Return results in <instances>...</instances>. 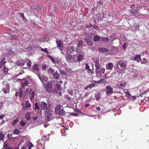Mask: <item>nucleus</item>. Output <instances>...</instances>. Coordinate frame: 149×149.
Instances as JSON below:
<instances>
[{
    "label": "nucleus",
    "instance_id": "obj_29",
    "mask_svg": "<svg viewBox=\"0 0 149 149\" xmlns=\"http://www.w3.org/2000/svg\"><path fill=\"white\" fill-rule=\"evenodd\" d=\"M95 97L97 100H99L101 98L100 93L97 92L96 93L95 95Z\"/></svg>",
    "mask_w": 149,
    "mask_h": 149
},
{
    "label": "nucleus",
    "instance_id": "obj_62",
    "mask_svg": "<svg viewBox=\"0 0 149 149\" xmlns=\"http://www.w3.org/2000/svg\"><path fill=\"white\" fill-rule=\"evenodd\" d=\"M5 115H1L0 116V119H2L5 117Z\"/></svg>",
    "mask_w": 149,
    "mask_h": 149
},
{
    "label": "nucleus",
    "instance_id": "obj_17",
    "mask_svg": "<svg viewBox=\"0 0 149 149\" xmlns=\"http://www.w3.org/2000/svg\"><path fill=\"white\" fill-rule=\"evenodd\" d=\"M31 115V112H28L26 113L25 115V118L27 119V120H30V116Z\"/></svg>",
    "mask_w": 149,
    "mask_h": 149
},
{
    "label": "nucleus",
    "instance_id": "obj_16",
    "mask_svg": "<svg viewBox=\"0 0 149 149\" xmlns=\"http://www.w3.org/2000/svg\"><path fill=\"white\" fill-rule=\"evenodd\" d=\"M28 101H27L25 104V107H23L24 110L26 109H27L30 108L31 107V105L30 103H29Z\"/></svg>",
    "mask_w": 149,
    "mask_h": 149
},
{
    "label": "nucleus",
    "instance_id": "obj_56",
    "mask_svg": "<svg viewBox=\"0 0 149 149\" xmlns=\"http://www.w3.org/2000/svg\"><path fill=\"white\" fill-rule=\"evenodd\" d=\"M147 62V60L146 58H144L143 60L142 61L141 63L145 64Z\"/></svg>",
    "mask_w": 149,
    "mask_h": 149
},
{
    "label": "nucleus",
    "instance_id": "obj_47",
    "mask_svg": "<svg viewBox=\"0 0 149 149\" xmlns=\"http://www.w3.org/2000/svg\"><path fill=\"white\" fill-rule=\"evenodd\" d=\"M105 71V69L104 68H102L100 70V74H102L104 73Z\"/></svg>",
    "mask_w": 149,
    "mask_h": 149
},
{
    "label": "nucleus",
    "instance_id": "obj_9",
    "mask_svg": "<svg viewBox=\"0 0 149 149\" xmlns=\"http://www.w3.org/2000/svg\"><path fill=\"white\" fill-rule=\"evenodd\" d=\"M41 107L42 110H46L47 109V103L44 102H42L41 105Z\"/></svg>",
    "mask_w": 149,
    "mask_h": 149
},
{
    "label": "nucleus",
    "instance_id": "obj_24",
    "mask_svg": "<svg viewBox=\"0 0 149 149\" xmlns=\"http://www.w3.org/2000/svg\"><path fill=\"white\" fill-rule=\"evenodd\" d=\"M99 49L100 51L103 52H107L108 51V49H107L104 48L99 47Z\"/></svg>",
    "mask_w": 149,
    "mask_h": 149
},
{
    "label": "nucleus",
    "instance_id": "obj_5",
    "mask_svg": "<svg viewBox=\"0 0 149 149\" xmlns=\"http://www.w3.org/2000/svg\"><path fill=\"white\" fill-rule=\"evenodd\" d=\"M56 42L57 44V46L59 47V49L61 50L62 49H61L63 46V43L60 40L58 39L56 40Z\"/></svg>",
    "mask_w": 149,
    "mask_h": 149
},
{
    "label": "nucleus",
    "instance_id": "obj_45",
    "mask_svg": "<svg viewBox=\"0 0 149 149\" xmlns=\"http://www.w3.org/2000/svg\"><path fill=\"white\" fill-rule=\"evenodd\" d=\"M35 108L36 109H39V108L38 106V103L36 102L34 104Z\"/></svg>",
    "mask_w": 149,
    "mask_h": 149
},
{
    "label": "nucleus",
    "instance_id": "obj_39",
    "mask_svg": "<svg viewBox=\"0 0 149 149\" xmlns=\"http://www.w3.org/2000/svg\"><path fill=\"white\" fill-rule=\"evenodd\" d=\"M19 131L17 129L14 130L13 131V133L14 134H18L19 133Z\"/></svg>",
    "mask_w": 149,
    "mask_h": 149
},
{
    "label": "nucleus",
    "instance_id": "obj_27",
    "mask_svg": "<svg viewBox=\"0 0 149 149\" xmlns=\"http://www.w3.org/2000/svg\"><path fill=\"white\" fill-rule=\"evenodd\" d=\"M57 114L61 116L64 115H65L64 110L63 109H60L59 111H58V113Z\"/></svg>",
    "mask_w": 149,
    "mask_h": 149
},
{
    "label": "nucleus",
    "instance_id": "obj_30",
    "mask_svg": "<svg viewBox=\"0 0 149 149\" xmlns=\"http://www.w3.org/2000/svg\"><path fill=\"white\" fill-rule=\"evenodd\" d=\"M19 38L17 37V36L15 35H13L10 38V40H18Z\"/></svg>",
    "mask_w": 149,
    "mask_h": 149
},
{
    "label": "nucleus",
    "instance_id": "obj_42",
    "mask_svg": "<svg viewBox=\"0 0 149 149\" xmlns=\"http://www.w3.org/2000/svg\"><path fill=\"white\" fill-rule=\"evenodd\" d=\"M40 50L41 51L44 52H45L47 53H48V52L47 51V48H45V49H44L43 48H41Z\"/></svg>",
    "mask_w": 149,
    "mask_h": 149
},
{
    "label": "nucleus",
    "instance_id": "obj_50",
    "mask_svg": "<svg viewBox=\"0 0 149 149\" xmlns=\"http://www.w3.org/2000/svg\"><path fill=\"white\" fill-rule=\"evenodd\" d=\"M20 125L21 126L24 127V126H25V125L26 124V123L24 122L23 121H21L20 122Z\"/></svg>",
    "mask_w": 149,
    "mask_h": 149
},
{
    "label": "nucleus",
    "instance_id": "obj_49",
    "mask_svg": "<svg viewBox=\"0 0 149 149\" xmlns=\"http://www.w3.org/2000/svg\"><path fill=\"white\" fill-rule=\"evenodd\" d=\"M92 26V25L91 24H89L88 25H86L85 27L86 28H90Z\"/></svg>",
    "mask_w": 149,
    "mask_h": 149
},
{
    "label": "nucleus",
    "instance_id": "obj_22",
    "mask_svg": "<svg viewBox=\"0 0 149 149\" xmlns=\"http://www.w3.org/2000/svg\"><path fill=\"white\" fill-rule=\"evenodd\" d=\"M45 88L46 89L45 90L48 92H50L52 90V88L49 85H47L46 86Z\"/></svg>",
    "mask_w": 149,
    "mask_h": 149
},
{
    "label": "nucleus",
    "instance_id": "obj_34",
    "mask_svg": "<svg viewBox=\"0 0 149 149\" xmlns=\"http://www.w3.org/2000/svg\"><path fill=\"white\" fill-rule=\"evenodd\" d=\"M100 37L97 35H96L94 36L93 38V40L94 41H98L100 39Z\"/></svg>",
    "mask_w": 149,
    "mask_h": 149
},
{
    "label": "nucleus",
    "instance_id": "obj_18",
    "mask_svg": "<svg viewBox=\"0 0 149 149\" xmlns=\"http://www.w3.org/2000/svg\"><path fill=\"white\" fill-rule=\"evenodd\" d=\"M28 81L27 79L25 80L24 81H22V82L21 87L22 88L24 87L25 86H26L28 84Z\"/></svg>",
    "mask_w": 149,
    "mask_h": 149
},
{
    "label": "nucleus",
    "instance_id": "obj_40",
    "mask_svg": "<svg viewBox=\"0 0 149 149\" xmlns=\"http://www.w3.org/2000/svg\"><path fill=\"white\" fill-rule=\"evenodd\" d=\"M105 15L107 16H108L109 17H111V13L109 11H107L106 12Z\"/></svg>",
    "mask_w": 149,
    "mask_h": 149
},
{
    "label": "nucleus",
    "instance_id": "obj_20",
    "mask_svg": "<svg viewBox=\"0 0 149 149\" xmlns=\"http://www.w3.org/2000/svg\"><path fill=\"white\" fill-rule=\"evenodd\" d=\"M46 119L49 121H50L53 118V115L49 113H47L46 115Z\"/></svg>",
    "mask_w": 149,
    "mask_h": 149
},
{
    "label": "nucleus",
    "instance_id": "obj_59",
    "mask_svg": "<svg viewBox=\"0 0 149 149\" xmlns=\"http://www.w3.org/2000/svg\"><path fill=\"white\" fill-rule=\"evenodd\" d=\"M47 68V67L46 65H44L42 67V69L44 71H45Z\"/></svg>",
    "mask_w": 149,
    "mask_h": 149
},
{
    "label": "nucleus",
    "instance_id": "obj_58",
    "mask_svg": "<svg viewBox=\"0 0 149 149\" xmlns=\"http://www.w3.org/2000/svg\"><path fill=\"white\" fill-rule=\"evenodd\" d=\"M3 103L2 102H0V110L3 107Z\"/></svg>",
    "mask_w": 149,
    "mask_h": 149
},
{
    "label": "nucleus",
    "instance_id": "obj_13",
    "mask_svg": "<svg viewBox=\"0 0 149 149\" xmlns=\"http://www.w3.org/2000/svg\"><path fill=\"white\" fill-rule=\"evenodd\" d=\"M84 40L88 45L90 46H92V45L93 43L92 41L89 39L86 38H84Z\"/></svg>",
    "mask_w": 149,
    "mask_h": 149
},
{
    "label": "nucleus",
    "instance_id": "obj_53",
    "mask_svg": "<svg viewBox=\"0 0 149 149\" xmlns=\"http://www.w3.org/2000/svg\"><path fill=\"white\" fill-rule=\"evenodd\" d=\"M50 59L52 61L55 63V62H56V60L54 59V58L52 57V56H50V57H49Z\"/></svg>",
    "mask_w": 149,
    "mask_h": 149
},
{
    "label": "nucleus",
    "instance_id": "obj_48",
    "mask_svg": "<svg viewBox=\"0 0 149 149\" xmlns=\"http://www.w3.org/2000/svg\"><path fill=\"white\" fill-rule=\"evenodd\" d=\"M92 26L95 29L97 30L99 29V27L96 25H93V26Z\"/></svg>",
    "mask_w": 149,
    "mask_h": 149
},
{
    "label": "nucleus",
    "instance_id": "obj_51",
    "mask_svg": "<svg viewBox=\"0 0 149 149\" xmlns=\"http://www.w3.org/2000/svg\"><path fill=\"white\" fill-rule=\"evenodd\" d=\"M4 72L5 73H7L8 71V69L5 67H4L3 68Z\"/></svg>",
    "mask_w": 149,
    "mask_h": 149
},
{
    "label": "nucleus",
    "instance_id": "obj_8",
    "mask_svg": "<svg viewBox=\"0 0 149 149\" xmlns=\"http://www.w3.org/2000/svg\"><path fill=\"white\" fill-rule=\"evenodd\" d=\"M85 69L87 71L88 73L90 72L92 74L94 72L93 70L90 69L89 65L87 63L85 64Z\"/></svg>",
    "mask_w": 149,
    "mask_h": 149
},
{
    "label": "nucleus",
    "instance_id": "obj_28",
    "mask_svg": "<svg viewBox=\"0 0 149 149\" xmlns=\"http://www.w3.org/2000/svg\"><path fill=\"white\" fill-rule=\"evenodd\" d=\"M61 106L59 105H58L56 106L55 108V111L56 114H58V111L60 110Z\"/></svg>",
    "mask_w": 149,
    "mask_h": 149
},
{
    "label": "nucleus",
    "instance_id": "obj_46",
    "mask_svg": "<svg viewBox=\"0 0 149 149\" xmlns=\"http://www.w3.org/2000/svg\"><path fill=\"white\" fill-rule=\"evenodd\" d=\"M83 43V42L81 40H79V41L78 45L79 47H80L81 45Z\"/></svg>",
    "mask_w": 149,
    "mask_h": 149
},
{
    "label": "nucleus",
    "instance_id": "obj_12",
    "mask_svg": "<svg viewBox=\"0 0 149 149\" xmlns=\"http://www.w3.org/2000/svg\"><path fill=\"white\" fill-rule=\"evenodd\" d=\"M141 55L140 54L137 55L134 58V60L139 62L141 61Z\"/></svg>",
    "mask_w": 149,
    "mask_h": 149
},
{
    "label": "nucleus",
    "instance_id": "obj_43",
    "mask_svg": "<svg viewBox=\"0 0 149 149\" xmlns=\"http://www.w3.org/2000/svg\"><path fill=\"white\" fill-rule=\"evenodd\" d=\"M101 38L102 40L104 42H107L109 40V39L107 38L102 37Z\"/></svg>",
    "mask_w": 149,
    "mask_h": 149
},
{
    "label": "nucleus",
    "instance_id": "obj_3",
    "mask_svg": "<svg viewBox=\"0 0 149 149\" xmlns=\"http://www.w3.org/2000/svg\"><path fill=\"white\" fill-rule=\"evenodd\" d=\"M106 88L107 91L106 92V94L107 95L110 94H112L113 92V89L110 86L107 85L106 86Z\"/></svg>",
    "mask_w": 149,
    "mask_h": 149
},
{
    "label": "nucleus",
    "instance_id": "obj_60",
    "mask_svg": "<svg viewBox=\"0 0 149 149\" xmlns=\"http://www.w3.org/2000/svg\"><path fill=\"white\" fill-rule=\"evenodd\" d=\"M126 43H124L123 45V49H125L126 48Z\"/></svg>",
    "mask_w": 149,
    "mask_h": 149
},
{
    "label": "nucleus",
    "instance_id": "obj_33",
    "mask_svg": "<svg viewBox=\"0 0 149 149\" xmlns=\"http://www.w3.org/2000/svg\"><path fill=\"white\" fill-rule=\"evenodd\" d=\"M125 93L126 97L127 98V100H129L130 99V97L131 96L130 93L127 91Z\"/></svg>",
    "mask_w": 149,
    "mask_h": 149
},
{
    "label": "nucleus",
    "instance_id": "obj_37",
    "mask_svg": "<svg viewBox=\"0 0 149 149\" xmlns=\"http://www.w3.org/2000/svg\"><path fill=\"white\" fill-rule=\"evenodd\" d=\"M18 121V119H16L13 121L11 122V124L12 125L14 126L15 125V124L17 123Z\"/></svg>",
    "mask_w": 149,
    "mask_h": 149
},
{
    "label": "nucleus",
    "instance_id": "obj_15",
    "mask_svg": "<svg viewBox=\"0 0 149 149\" xmlns=\"http://www.w3.org/2000/svg\"><path fill=\"white\" fill-rule=\"evenodd\" d=\"M73 58L74 57L73 56L69 55L67 58L68 61L72 62L74 61V59Z\"/></svg>",
    "mask_w": 149,
    "mask_h": 149
},
{
    "label": "nucleus",
    "instance_id": "obj_11",
    "mask_svg": "<svg viewBox=\"0 0 149 149\" xmlns=\"http://www.w3.org/2000/svg\"><path fill=\"white\" fill-rule=\"evenodd\" d=\"M118 64L120 65L121 67L125 68L127 67V64L123 62V61H120L118 62Z\"/></svg>",
    "mask_w": 149,
    "mask_h": 149
},
{
    "label": "nucleus",
    "instance_id": "obj_52",
    "mask_svg": "<svg viewBox=\"0 0 149 149\" xmlns=\"http://www.w3.org/2000/svg\"><path fill=\"white\" fill-rule=\"evenodd\" d=\"M95 84L93 83L91 84L88 85V87L90 88H92L93 87L95 86Z\"/></svg>",
    "mask_w": 149,
    "mask_h": 149
},
{
    "label": "nucleus",
    "instance_id": "obj_41",
    "mask_svg": "<svg viewBox=\"0 0 149 149\" xmlns=\"http://www.w3.org/2000/svg\"><path fill=\"white\" fill-rule=\"evenodd\" d=\"M27 147H32L33 146V144L30 142L29 141L27 142Z\"/></svg>",
    "mask_w": 149,
    "mask_h": 149
},
{
    "label": "nucleus",
    "instance_id": "obj_38",
    "mask_svg": "<svg viewBox=\"0 0 149 149\" xmlns=\"http://www.w3.org/2000/svg\"><path fill=\"white\" fill-rule=\"evenodd\" d=\"M27 61V62L26 63V64L27 66H29V67H31V62L30 60H28Z\"/></svg>",
    "mask_w": 149,
    "mask_h": 149
},
{
    "label": "nucleus",
    "instance_id": "obj_19",
    "mask_svg": "<svg viewBox=\"0 0 149 149\" xmlns=\"http://www.w3.org/2000/svg\"><path fill=\"white\" fill-rule=\"evenodd\" d=\"M59 77V73L56 71L53 74V77L54 79H58Z\"/></svg>",
    "mask_w": 149,
    "mask_h": 149
},
{
    "label": "nucleus",
    "instance_id": "obj_64",
    "mask_svg": "<svg viewBox=\"0 0 149 149\" xmlns=\"http://www.w3.org/2000/svg\"><path fill=\"white\" fill-rule=\"evenodd\" d=\"M89 94V93H86L85 94V95L84 96V97L85 98V97H86L87 96H88V95Z\"/></svg>",
    "mask_w": 149,
    "mask_h": 149
},
{
    "label": "nucleus",
    "instance_id": "obj_32",
    "mask_svg": "<svg viewBox=\"0 0 149 149\" xmlns=\"http://www.w3.org/2000/svg\"><path fill=\"white\" fill-rule=\"evenodd\" d=\"M77 58L79 62L81 61L83 59V56L81 54H79L77 56Z\"/></svg>",
    "mask_w": 149,
    "mask_h": 149
},
{
    "label": "nucleus",
    "instance_id": "obj_54",
    "mask_svg": "<svg viewBox=\"0 0 149 149\" xmlns=\"http://www.w3.org/2000/svg\"><path fill=\"white\" fill-rule=\"evenodd\" d=\"M4 134H0V140H2L4 138Z\"/></svg>",
    "mask_w": 149,
    "mask_h": 149
},
{
    "label": "nucleus",
    "instance_id": "obj_21",
    "mask_svg": "<svg viewBox=\"0 0 149 149\" xmlns=\"http://www.w3.org/2000/svg\"><path fill=\"white\" fill-rule=\"evenodd\" d=\"M32 68L37 71L39 70V69L38 68V64H35L33 65L32 67Z\"/></svg>",
    "mask_w": 149,
    "mask_h": 149
},
{
    "label": "nucleus",
    "instance_id": "obj_14",
    "mask_svg": "<svg viewBox=\"0 0 149 149\" xmlns=\"http://www.w3.org/2000/svg\"><path fill=\"white\" fill-rule=\"evenodd\" d=\"M5 58H3L0 61V68H2L6 63V61H4Z\"/></svg>",
    "mask_w": 149,
    "mask_h": 149
},
{
    "label": "nucleus",
    "instance_id": "obj_35",
    "mask_svg": "<svg viewBox=\"0 0 149 149\" xmlns=\"http://www.w3.org/2000/svg\"><path fill=\"white\" fill-rule=\"evenodd\" d=\"M4 148L5 149H13L12 147L9 146L7 144H6L5 145Z\"/></svg>",
    "mask_w": 149,
    "mask_h": 149
},
{
    "label": "nucleus",
    "instance_id": "obj_6",
    "mask_svg": "<svg viewBox=\"0 0 149 149\" xmlns=\"http://www.w3.org/2000/svg\"><path fill=\"white\" fill-rule=\"evenodd\" d=\"M38 77L42 83L43 84L44 83L43 81H46L48 80V77L44 74L42 75V76H38Z\"/></svg>",
    "mask_w": 149,
    "mask_h": 149
},
{
    "label": "nucleus",
    "instance_id": "obj_25",
    "mask_svg": "<svg viewBox=\"0 0 149 149\" xmlns=\"http://www.w3.org/2000/svg\"><path fill=\"white\" fill-rule=\"evenodd\" d=\"M139 9L137 8H135V9H132L131 10V12L133 14H136V13H137L139 11Z\"/></svg>",
    "mask_w": 149,
    "mask_h": 149
},
{
    "label": "nucleus",
    "instance_id": "obj_2",
    "mask_svg": "<svg viewBox=\"0 0 149 149\" xmlns=\"http://www.w3.org/2000/svg\"><path fill=\"white\" fill-rule=\"evenodd\" d=\"M10 85L8 83H7L5 85V87L3 88L2 90L4 93H7L9 92Z\"/></svg>",
    "mask_w": 149,
    "mask_h": 149
},
{
    "label": "nucleus",
    "instance_id": "obj_31",
    "mask_svg": "<svg viewBox=\"0 0 149 149\" xmlns=\"http://www.w3.org/2000/svg\"><path fill=\"white\" fill-rule=\"evenodd\" d=\"M35 95V93L33 91L31 92L30 96V99L31 101L33 99V96Z\"/></svg>",
    "mask_w": 149,
    "mask_h": 149
},
{
    "label": "nucleus",
    "instance_id": "obj_44",
    "mask_svg": "<svg viewBox=\"0 0 149 149\" xmlns=\"http://www.w3.org/2000/svg\"><path fill=\"white\" fill-rule=\"evenodd\" d=\"M106 82L105 80L104 79H101L97 81L98 83H105Z\"/></svg>",
    "mask_w": 149,
    "mask_h": 149
},
{
    "label": "nucleus",
    "instance_id": "obj_26",
    "mask_svg": "<svg viewBox=\"0 0 149 149\" xmlns=\"http://www.w3.org/2000/svg\"><path fill=\"white\" fill-rule=\"evenodd\" d=\"M117 37V35L115 33H113L111 36V38L112 41H113L114 39H116Z\"/></svg>",
    "mask_w": 149,
    "mask_h": 149
},
{
    "label": "nucleus",
    "instance_id": "obj_7",
    "mask_svg": "<svg viewBox=\"0 0 149 149\" xmlns=\"http://www.w3.org/2000/svg\"><path fill=\"white\" fill-rule=\"evenodd\" d=\"M113 65L112 63H109L106 65V69L110 71L113 69Z\"/></svg>",
    "mask_w": 149,
    "mask_h": 149
},
{
    "label": "nucleus",
    "instance_id": "obj_57",
    "mask_svg": "<svg viewBox=\"0 0 149 149\" xmlns=\"http://www.w3.org/2000/svg\"><path fill=\"white\" fill-rule=\"evenodd\" d=\"M19 97H21L22 96L23 94V92L22 90H20V91L19 92Z\"/></svg>",
    "mask_w": 149,
    "mask_h": 149
},
{
    "label": "nucleus",
    "instance_id": "obj_55",
    "mask_svg": "<svg viewBox=\"0 0 149 149\" xmlns=\"http://www.w3.org/2000/svg\"><path fill=\"white\" fill-rule=\"evenodd\" d=\"M65 97L69 100H70L71 99V97L68 95H66L65 96Z\"/></svg>",
    "mask_w": 149,
    "mask_h": 149
},
{
    "label": "nucleus",
    "instance_id": "obj_61",
    "mask_svg": "<svg viewBox=\"0 0 149 149\" xmlns=\"http://www.w3.org/2000/svg\"><path fill=\"white\" fill-rule=\"evenodd\" d=\"M136 97H137V96H132L131 97V98L132 99V100H134L136 99Z\"/></svg>",
    "mask_w": 149,
    "mask_h": 149
},
{
    "label": "nucleus",
    "instance_id": "obj_36",
    "mask_svg": "<svg viewBox=\"0 0 149 149\" xmlns=\"http://www.w3.org/2000/svg\"><path fill=\"white\" fill-rule=\"evenodd\" d=\"M54 70L51 68L49 69L47 72L51 74H52L54 73Z\"/></svg>",
    "mask_w": 149,
    "mask_h": 149
},
{
    "label": "nucleus",
    "instance_id": "obj_4",
    "mask_svg": "<svg viewBox=\"0 0 149 149\" xmlns=\"http://www.w3.org/2000/svg\"><path fill=\"white\" fill-rule=\"evenodd\" d=\"M75 48L74 47L71 46L69 47L67 49V52L68 54H70L74 51Z\"/></svg>",
    "mask_w": 149,
    "mask_h": 149
},
{
    "label": "nucleus",
    "instance_id": "obj_10",
    "mask_svg": "<svg viewBox=\"0 0 149 149\" xmlns=\"http://www.w3.org/2000/svg\"><path fill=\"white\" fill-rule=\"evenodd\" d=\"M95 66L96 69H100L101 68L100 65L99 63V60H96L95 61Z\"/></svg>",
    "mask_w": 149,
    "mask_h": 149
},
{
    "label": "nucleus",
    "instance_id": "obj_63",
    "mask_svg": "<svg viewBox=\"0 0 149 149\" xmlns=\"http://www.w3.org/2000/svg\"><path fill=\"white\" fill-rule=\"evenodd\" d=\"M96 110L97 111H99L100 110H101V108H100V107H97L96 108Z\"/></svg>",
    "mask_w": 149,
    "mask_h": 149
},
{
    "label": "nucleus",
    "instance_id": "obj_1",
    "mask_svg": "<svg viewBox=\"0 0 149 149\" xmlns=\"http://www.w3.org/2000/svg\"><path fill=\"white\" fill-rule=\"evenodd\" d=\"M103 17V15H102L100 13H98V14L93 16V19L96 20L102 21Z\"/></svg>",
    "mask_w": 149,
    "mask_h": 149
},
{
    "label": "nucleus",
    "instance_id": "obj_23",
    "mask_svg": "<svg viewBox=\"0 0 149 149\" xmlns=\"http://www.w3.org/2000/svg\"><path fill=\"white\" fill-rule=\"evenodd\" d=\"M127 84L126 82H125L123 84L121 83L120 85L118 84L117 85L118 86H121V87H118V88H120L121 89H123L125 87V86Z\"/></svg>",
    "mask_w": 149,
    "mask_h": 149
}]
</instances>
